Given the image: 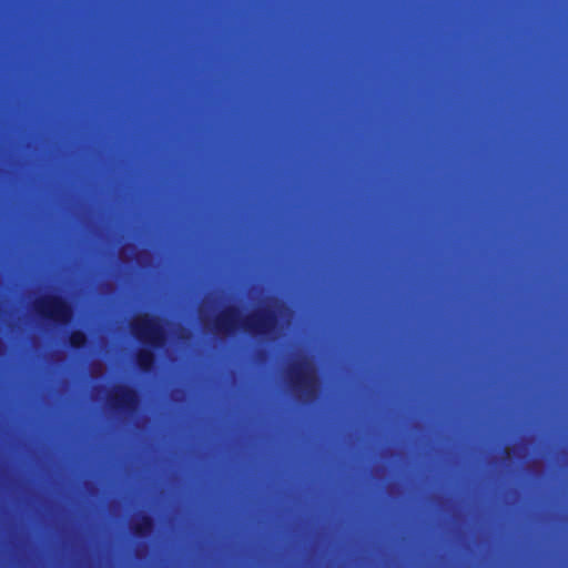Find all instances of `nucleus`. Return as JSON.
Returning <instances> with one entry per match:
<instances>
[{
	"mask_svg": "<svg viewBox=\"0 0 568 568\" xmlns=\"http://www.w3.org/2000/svg\"><path fill=\"white\" fill-rule=\"evenodd\" d=\"M237 317V307H225L213 321L214 331L225 335L241 331L253 337L266 338L275 332L278 323L276 312L268 307L255 311L240 321Z\"/></svg>",
	"mask_w": 568,
	"mask_h": 568,
	"instance_id": "obj_1",
	"label": "nucleus"
},
{
	"mask_svg": "<svg viewBox=\"0 0 568 568\" xmlns=\"http://www.w3.org/2000/svg\"><path fill=\"white\" fill-rule=\"evenodd\" d=\"M132 336L143 346L135 353L136 367L142 373H151L155 365L154 351L166 345V332L161 321L148 313L134 317L130 323Z\"/></svg>",
	"mask_w": 568,
	"mask_h": 568,
	"instance_id": "obj_2",
	"label": "nucleus"
},
{
	"mask_svg": "<svg viewBox=\"0 0 568 568\" xmlns=\"http://www.w3.org/2000/svg\"><path fill=\"white\" fill-rule=\"evenodd\" d=\"M34 314L42 321L59 327L67 326L73 317L70 302L61 295L50 294L38 298L33 304Z\"/></svg>",
	"mask_w": 568,
	"mask_h": 568,
	"instance_id": "obj_3",
	"label": "nucleus"
},
{
	"mask_svg": "<svg viewBox=\"0 0 568 568\" xmlns=\"http://www.w3.org/2000/svg\"><path fill=\"white\" fill-rule=\"evenodd\" d=\"M286 382L294 394H303L308 398L314 397L316 377L313 365L306 357L290 365L286 371Z\"/></svg>",
	"mask_w": 568,
	"mask_h": 568,
	"instance_id": "obj_4",
	"label": "nucleus"
},
{
	"mask_svg": "<svg viewBox=\"0 0 568 568\" xmlns=\"http://www.w3.org/2000/svg\"><path fill=\"white\" fill-rule=\"evenodd\" d=\"M139 405V392L130 385H115L106 396L108 408L116 415L132 416L138 412Z\"/></svg>",
	"mask_w": 568,
	"mask_h": 568,
	"instance_id": "obj_5",
	"label": "nucleus"
},
{
	"mask_svg": "<svg viewBox=\"0 0 568 568\" xmlns=\"http://www.w3.org/2000/svg\"><path fill=\"white\" fill-rule=\"evenodd\" d=\"M154 519L149 514H143L138 521L131 525V532L138 538H145L154 530Z\"/></svg>",
	"mask_w": 568,
	"mask_h": 568,
	"instance_id": "obj_6",
	"label": "nucleus"
},
{
	"mask_svg": "<svg viewBox=\"0 0 568 568\" xmlns=\"http://www.w3.org/2000/svg\"><path fill=\"white\" fill-rule=\"evenodd\" d=\"M68 343L73 351H82L88 346V334L82 329H73L68 336Z\"/></svg>",
	"mask_w": 568,
	"mask_h": 568,
	"instance_id": "obj_7",
	"label": "nucleus"
}]
</instances>
